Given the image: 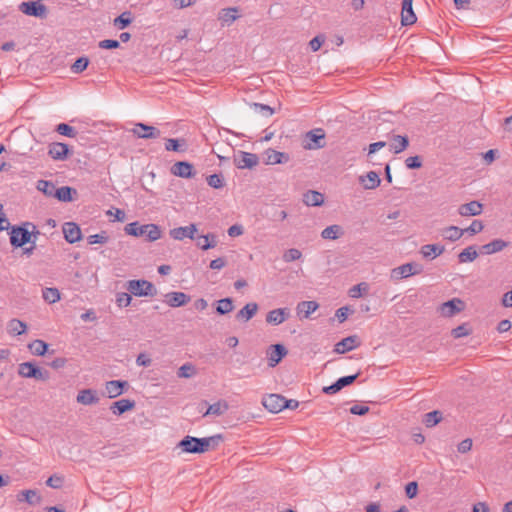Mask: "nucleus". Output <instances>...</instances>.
<instances>
[{
    "mask_svg": "<svg viewBox=\"0 0 512 512\" xmlns=\"http://www.w3.org/2000/svg\"><path fill=\"white\" fill-rule=\"evenodd\" d=\"M360 372H357L353 375L343 376L337 379L334 383L329 386H324L322 388V392L327 395H332L338 393L344 387H347L355 382V380L359 377Z\"/></svg>",
    "mask_w": 512,
    "mask_h": 512,
    "instance_id": "0eeeda50",
    "label": "nucleus"
},
{
    "mask_svg": "<svg viewBox=\"0 0 512 512\" xmlns=\"http://www.w3.org/2000/svg\"><path fill=\"white\" fill-rule=\"evenodd\" d=\"M478 257V252L475 246H468L458 254L459 263L472 262Z\"/></svg>",
    "mask_w": 512,
    "mask_h": 512,
    "instance_id": "58836bf2",
    "label": "nucleus"
},
{
    "mask_svg": "<svg viewBox=\"0 0 512 512\" xmlns=\"http://www.w3.org/2000/svg\"><path fill=\"white\" fill-rule=\"evenodd\" d=\"M48 154L54 160H65L69 154V147L65 143L55 142L49 145Z\"/></svg>",
    "mask_w": 512,
    "mask_h": 512,
    "instance_id": "a211bd4d",
    "label": "nucleus"
},
{
    "mask_svg": "<svg viewBox=\"0 0 512 512\" xmlns=\"http://www.w3.org/2000/svg\"><path fill=\"white\" fill-rule=\"evenodd\" d=\"M303 202L307 206H321L324 203V195L318 191L310 190L304 194Z\"/></svg>",
    "mask_w": 512,
    "mask_h": 512,
    "instance_id": "7c9ffc66",
    "label": "nucleus"
},
{
    "mask_svg": "<svg viewBox=\"0 0 512 512\" xmlns=\"http://www.w3.org/2000/svg\"><path fill=\"white\" fill-rule=\"evenodd\" d=\"M73 195H77L76 189L69 186H63L56 188L54 197L59 201L70 202L74 200Z\"/></svg>",
    "mask_w": 512,
    "mask_h": 512,
    "instance_id": "72a5a7b5",
    "label": "nucleus"
},
{
    "mask_svg": "<svg viewBox=\"0 0 512 512\" xmlns=\"http://www.w3.org/2000/svg\"><path fill=\"white\" fill-rule=\"evenodd\" d=\"M359 345L360 339L357 335L348 336L335 345L333 352H349L358 348Z\"/></svg>",
    "mask_w": 512,
    "mask_h": 512,
    "instance_id": "aec40b11",
    "label": "nucleus"
},
{
    "mask_svg": "<svg viewBox=\"0 0 512 512\" xmlns=\"http://www.w3.org/2000/svg\"><path fill=\"white\" fill-rule=\"evenodd\" d=\"M464 233L465 230L457 226H449L442 230V236L444 237V239L452 242L459 240Z\"/></svg>",
    "mask_w": 512,
    "mask_h": 512,
    "instance_id": "e433bc0d",
    "label": "nucleus"
},
{
    "mask_svg": "<svg viewBox=\"0 0 512 512\" xmlns=\"http://www.w3.org/2000/svg\"><path fill=\"white\" fill-rule=\"evenodd\" d=\"M28 347L32 352H48V344L42 340H34Z\"/></svg>",
    "mask_w": 512,
    "mask_h": 512,
    "instance_id": "13d9d810",
    "label": "nucleus"
},
{
    "mask_svg": "<svg viewBox=\"0 0 512 512\" xmlns=\"http://www.w3.org/2000/svg\"><path fill=\"white\" fill-rule=\"evenodd\" d=\"M343 234L342 227L340 225L334 224L326 227L321 232V237L323 239L335 240L339 238Z\"/></svg>",
    "mask_w": 512,
    "mask_h": 512,
    "instance_id": "4c0bfd02",
    "label": "nucleus"
},
{
    "mask_svg": "<svg viewBox=\"0 0 512 512\" xmlns=\"http://www.w3.org/2000/svg\"><path fill=\"white\" fill-rule=\"evenodd\" d=\"M131 293H119L117 295V298H116V302L118 304V306L120 307H127L128 305H130L131 303V300H132V297H131Z\"/></svg>",
    "mask_w": 512,
    "mask_h": 512,
    "instance_id": "052dcab7",
    "label": "nucleus"
},
{
    "mask_svg": "<svg viewBox=\"0 0 512 512\" xmlns=\"http://www.w3.org/2000/svg\"><path fill=\"white\" fill-rule=\"evenodd\" d=\"M325 146V132L323 129H313L306 133L304 148L309 150L320 149Z\"/></svg>",
    "mask_w": 512,
    "mask_h": 512,
    "instance_id": "423d86ee",
    "label": "nucleus"
},
{
    "mask_svg": "<svg viewBox=\"0 0 512 512\" xmlns=\"http://www.w3.org/2000/svg\"><path fill=\"white\" fill-rule=\"evenodd\" d=\"M442 420V412L439 410H434L429 413H426L424 416V424L426 427H434Z\"/></svg>",
    "mask_w": 512,
    "mask_h": 512,
    "instance_id": "37998d69",
    "label": "nucleus"
},
{
    "mask_svg": "<svg viewBox=\"0 0 512 512\" xmlns=\"http://www.w3.org/2000/svg\"><path fill=\"white\" fill-rule=\"evenodd\" d=\"M263 406L271 413H279L287 405L286 398L280 394H269L263 397Z\"/></svg>",
    "mask_w": 512,
    "mask_h": 512,
    "instance_id": "6e6552de",
    "label": "nucleus"
},
{
    "mask_svg": "<svg viewBox=\"0 0 512 512\" xmlns=\"http://www.w3.org/2000/svg\"><path fill=\"white\" fill-rule=\"evenodd\" d=\"M107 240H108V237L106 236L105 232L93 234L88 237L89 244H103V243H106Z\"/></svg>",
    "mask_w": 512,
    "mask_h": 512,
    "instance_id": "e2e57ef3",
    "label": "nucleus"
},
{
    "mask_svg": "<svg viewBox=\"0 0 512 512\" xmlns=\"http://www.w3.org/2000/svg\"><path fill=\"white\" fill-rule=\"evenodd\" d=\"M36 366L30 362H25L19 366V374L26 378H31L35 374Z\"/></svg>",
    "mask_w": 512,
    "mask_h": 512,
    "instance_id": "3c124183",
    "label": "nucleus"
},
{
    "mask_svg": "<svg viewBox=\"0 0 512 512\" xmlns=\"http://www.w3.org/2000/svg\"><path fill=\"white\" fill-rule=\"evenodd\" d=\"M18 8L25 15L41 19L46 18L48 14L47 7L39 1L22 2Z\"/></svg>",
    "mask_w": 512,
    "mask_h": 512,
    "instance_id": "39448f33",
    "label": "nucleus"
},
{
    "mask_svg": "<svg viewBox=\"0 0 512 512\" xmlns=\"http://www.w3.org/2000/svg\"><path fill=\"white\" fill-rule=\"evenodd\" d=\"M63 234L65 240L71 244L81 239L80 227L74 222H67L63 225Z\"/></svg>",
    "mask_w": 512,
    "mask_h": 512,
    "instance_id": "f3484780",
    "label": "nucleus"
},
{
    "mask_svg": "<svg viewBox=\"0 0 512 512\" xmlns=\"http://www.w3.org/2000/svg\"><path fill=\"white\" fill-rule=\"evenodd\" d=\"M239 18L238 8L229 7L222 9L218 14V19L222 25H230Z\"/></svg>",
    "mask_w": 512,
    "mask_h": 512,
    "instance_id": "a878e982",
    "label": "nucleus"
},
{
    "mask_svg": "<svg viewBox=\"0 0 512 512\" xmlns=\"http://www.w3.org/2000/svg\"><path fill=\"white\" fill-rule=\"evenodd\" d=\"M164 301L171 307H180L190 301V296L183 292H169L164 295Z\"/></svg>",
    "mask_w": 512,
    "mask_h": 512,
    "instance_id": "6ab92c4d",
    "label": "nucleus"
},
{
    "mask_svg": "<svg viewBox=\"0 0 512 512\" xmlns=\"http://www.w3.org/2000/svg\"><path fill=\"white\" fill-rule=\"evenodd\" d=\"M43 299L49 304L56 303L60 300V292L57 288H45L42 291Z\"/></svg>",
    "mask_w": 512,
    "mask_h": 512,
    "instance_id": "49530a36",
    "label": "nucleus"
},
{
    "mask_svg": "<svg viewBox=\"0 0 512 512\" xmlns=\"http://www.w3.org/2000/svg\"><path fill=\"white\" fill-rule=\"evenodd\" d=\"M406 167L409 169H419L422 167V161L419 156H410L405 160Z\"/></svg>",
    "mask_w": 512,
    "mask_h": 512,
    "instance_id": "680f3d73",
    "label": "nucleus"
},
{
    "mask_svg": "<svg viewBox=\"0 0 512 512\" xmlns=\"http://www.w3.org/2000/svg\"><path fill=\"white\" fill-rule=\"evenodd\" d=\"M409 145V139L407 136L393 135L391 137L390 149L395 153L399 154L407 149Z\"/></svg>",
    "mask_w": 512,
    "mask_h": 512,
    "instance_id": "cd10ccee",
    "label": "nucleus"
},
{
    "mask_svg": "<svg viewBox=\"0 0 512 512\" xmlns=\"http://www.w3.org/2000/svg\"><path fill=\"white\" fill-rule=\"evenodd\" d=\"M445 251L444 246L437 244H427L422 246L421 253L425 258H435Z\"/></svg>",
    "mask_w": 512,
    "mask_h": 512,
    "instance_id": "f704fd0d",
    "label": "nucleus"
},
{
    "mask_svg": "<svg viewBox=\"0 0 512 512\" xmlns=\"http://www.w3.org/2000/svg\"><path fill=\"white\" fill-rule=\"evenodd\" d=\"M101 49H116L120 47V42L113 39L101 40L98 44Z\"/></svg>",
    "mask_w": 512,
    "mask_h": 512,
    "instance_id": "69168bd1",
    "label": "nucleus"
},
{
    "mask_svg": "<svg viewBox=\"0 0 512 512\" xmlns=\"http://www.w3.org/2000/svg\"><path fill=\"white\" fill-rule=\"evenodd\" d=\"M195 240L196 245L202 250H208L216 247L217 245V236L213 233L197 236Z\"/></svg>",
    "mask_w": 512,
    "mask_h": 512,
    "instance_id": "c85d7f7f",
    "label": "nucleus"
},
{
    "mask_svg": "<svg viewBox=\"0 0 512 512\" xmlns=\"http://www.w3.org/2000/svg\"><path fill=\"white\" fill-rule=\"evenodd\" d=\"M18 501H26L31 505L39 504L41 497L38 495L36 490H23L17 495Z\"/></svg>",
    "mask_w": 512,
    "mask_h": 512,
    "instance_id": "c9c22d12",
    "label": "nucleus"
},
{
    "mask_svg": "<svg viewBox=\"0 0 512 512\" xmlns=\"http://www.w3.org/2000/svg\"><path fill=\"white\" fill-rule=\"evenodd\" d=\"M46 484L51 488L58 489L63 484V478L57 475H52L48 478Z\"/></svg>",
    "mask_w": 512,
    "mask_h": 512,
    "instance_id": "338daca9",
    "label": "nucleus"
},
{
    "mask_svg": "<svg viewBox=\"0 0 512 512\" xmlns=\"http://www.w3.org/2000/svg\"><path fill=\"white\" fill-rule=\"evenodd\" d=\"M129 387V383L127 381L122 380H112L108 381L105 384V391L109 398H116L122 395Z\"/></svg>",
    "mask_w": 512,
    "mask_h": 512,
    "instance_id": "ddd939ff",
    "label": "nucleus"
},
{
    "mask_svg": "<svg viewBox=\"0 0 512 512\" xmlns=\"http://www.w3.org/2000/svg\"><path fill=\"white\" fill-rule=\"evenodd\" d=\"M134 135H136L139 138H154L157 136L158 131L153 126H148L142 123L135 124L134 128L132 129Z\"/></svg>",
    "mask_w": 512,
    "mask_h": 512,
    "instance_id": "b1692460",
    "label": "nucleus"
},
{
    "mask_svg": "<svg viewBox=\"0 0 512 512\" xmlns=\"http://www.w3.org/2000/svg\"><path fill=\"white\" fill-rule=\"evenodd\" d=\"M258 305L256 303H248L236 314V319L240 321H249L257 312Z\"/></svg>",
    "mask_w": 512,
    "mask_h": 512,
    "instance_id": "2f4dec72",
    "label": "nucleus"
},
{
    "mask_svg": "<svg viewBox=\"0 0 512 512\" xmlns=\"http://www.w3.org/2000/svg\"><path fill=\"white\" fill-rule=\"evenodd\" d=\"M418 493V484L415 481L409 482L405 486V494L409 499L416 497Z\"/></svg>",
    "mask_w": 512,
    "mask_h": 512,
    "instance_id": "0e129e2a",
    "label": "nucleus"
},
{
    "mask_svg": "<svg viewBox=\"0 0 512 512\" xmlns=\"http://www.w3.org/2000/svg\"><path fill=\"white\" fill-rule=\"evenodd\" d=\"M89 64V59L87 57H79L71 66V69L74 73L83 72Z\"/></svg>",
    "mask_w": 512,
    "mask_h": 512,
    "instance_id": "864d4df0",
    "label": "nucleus"
},
{
    "mask_svg": "<svg viewBox=\"0 0 512 512\" xmlns=\"http://www.w3.org/2000/svg\"><path fill=\"white\" fill-rule=\"evenodd\" d=\"M222 441L223 436L221 434L204 438L187 435L178 442L177 448L184 453L203 454L207 451L216 449Z\"/></svg>",
    "mask_w": 512,
    "mask_h": 512,
    "instance_id": "f257e3e1",
    "label": "nucleus"
},
{
    "mask_svg": "<svg viewBox=\"0 0 512 512\" xmlns=\"http://www.w3.org/2000/svg\"><path fill=\"white\" fill-rule=\"evenodd\" d=\"M259 162L258 156L253 153L239 151L234 155V164L239 169H251Z\"/></svg>",
    "mask_w": 512,
    "mask_h": 512,
    "instance_id": "9b49d317",
    "label": "nucleus"
},
{
    "mask_svg": "<svg viewBox=\"0 0 512 512\" xmlns=\"http://www.w3.org/2000/svg\"><path fill=\"white\" fill-rule=\"evenodd\" d=\"M368 290L369 285L366 282H361L349 289V296L352 298H359L362 295L366 294Z\"/></svg>",
    "mask_w": 512,
    "mask_h": 512,
    "instance_id": "09e8293b",
    "label": "nucleus"
},
{
    "mask_svg": "<svg viewBox=\"0 0 512 512\" xmlns=\"http://www.w3.org/2000/svg\"><path fill=\"white\" fill-rule=\"evenodd\" d=\"M318 307L319 305L316 301H302L298 304L297 310L299 313H304L305 318H308Z\"/></svg>",
    "mask_w": 512,
    "mask_h": 512,
    "instance_id": "a19ab883",
    "label": "nucleus"
},
{
    "mask_svg": "<svg viewBox=\"0 0 512 512\" xmlns=\"http://www.w3.org/2000/svg\"><path fill=\"white\" fill-rule=\"evenodd\" d=\"M207 183L210 187L219 189L224 186V179L221 174H212L207 178Z\"/></svg>",
    "mask_w": 512,
    "mask_h": 512,
    "instance_id": "6e6d98bb",
    "label": "nucleus"
},
{
    "mask_svg": "<svg viewBox=\"0 0 512 512\" xmlns=\"http://www.w3.org/2000/svg\"><path fill=\"white\" fill-rule=\"evenodd\" d=\"M37 189L41 191L45 196H55L56 186L50 181L39 180L37 182Z\"/></svg>",
    "mask_w": 512,
    "mask_h": 512,
    "instance_id": "c03bdc74",
    "label": "nucleus"
},
{
    "mask_svg": "<svg viewBox=\"0 0 512 512\" xmlns=\"http://www.w3.org/2000/svg\"><path fill=\"white\" fill-rule=\"evenodd\" d=\"M228 409V404L225 401H218L212 405H209L203 416L215 415L220 416L224 414Z\"/></svg>",
    "mask_w": 512,
    "mask_h": 512,
    "instance_id": "ea45409f",
    "label": "nucleus"
},
{
    "mask_svg": "<svg viewBox=\"0 0 512 512\" xmlns=\"http://www.w3.org/2000/svg\"><path fill=\"white\" fill-rule=\"evenodd\" d=\"M471 333V329L468 324L464 323L462 325L457 326L456 328L452 329L451 335L454 338H461L464 336H468Z\"/></svg>",
    "mask_w": 512,
    "mask_h": 512,
    "instance_id": "5fc2aeb1",
    "label": "nucleus"
},
{
    "mask_svg": "<svg viewBox=\"0 0 512 512\" xmlns=\"http://www.w3.org/2000/svg\"><path fill=\"white\" fill-rule=\"evenodd\" d=\"M164 148L166 151L185 153L188 150V144L184 138H164Z\"/></svg>",
    "mask_w": 512,
    "mask_h": 512,
    "instance_id": "dca6fc26",
    "label": "nucleus"
},
{
    "mask_svg": "<svg viewBox=\"0 0 512 512\" xmlns=\"http://www.w3.org/2000/svg\"><path fill=\"white\" fill-rule=\"evenodd\" d=\"M233 301L231 298H224L217 302L216 312L220 315L227 314L233 310Z\"/></svg>",
    "mask_w": 512,
    "mask_h": 512,
    "instance_id": "de8ad7c7",
    "label": "nucleus"
},
{
    "mask_svg": "<svg viewBox=\"0 0 512 512\" xmlns=\"http://www.w3.org/2000/svg\"><path fill=\"white\" fill-rule=\"evenodd\" d=\"M412 3L413 0L402 1L401 23L403 26L412 25L417 20V17L413 11Z\"/></svg>",
    "mask_w": 512,
    "mask_h": 512,
    "instance_id": "2eb2a0df",
    "label": "nucleus"
},
{
    "mask_svg": "<svg viewBox=\"0 0 512 512\" xmlns=\"http://www.w3.org/2000/svg\"><path fill=\"white\" fill-rule=\"evenodd\" d=\"M56 131L59 134L70 138H74L77 134L76 130L66 123H60L59 125H57Z\"/></svg>",
    "mask_w": 512,
    "mask_h": 512,
    "instance_id": "603ef678",
    "label": "nucleus"
},
{
    "mask_svg": "<svg viewBox=\"0 0 512 512\" xmlns=\"http://www.w3.org/2000/svg\"><path fill=\"white\" fill-rule=\"evenodd\" d=\"M265 155H266V163L270 164V165L286 163L290 159V157L287 153L279 152L274 149L266 150Z\"/></svg>",
    "mask_w": 512,
    "mask_h": 512,
    "instance_id": "393cba45",
    "label": "nucleus"
},
{
    "mask_svg": "<svg viewBox=\"0 0 512 512\" xmlns=\"http://www.w3.org/2000/svg\"><path fill=\"white\" fill-rule=\"evenodd\" d=\"M124 230L128 235L143 237L149 242L160 238V228L155 224L139 225L138 222H132Z\"/></svg>",
    "mask_w": 512,
    "mask_h": 512,
    "instance_id": "7ed1b4c3",
    "label": "nucleus"
},
{
    "mask_svg": "<svg viewBox=\"0 0 512 512\" xmlns=\"http://www.w3.org/2000/svg\"><path fill=\"white\" fill-rule=\"evenodd\" d=\"M195 373V366L190 363H186L178 369L177 375L180 378H190L195 375Z\"/></svg>",
    "mask_w": 512,
    "mask_h": 512,
    "instance_id": "8fccbe9b",
    "label": "nucleus"
},
{
    "mask_svg": "<svg viewBox=\"0 0 512 512\" xmlns=\"http://www.w3.org/2000/svg\"><path fill=\"white\" fill-rule=\"evenodd\" d=\"M29 228L36 230V226L31 222H24L22 225H13L10 227V244L14 248L23 247L32 241V234Z\"/></svg>",
    "mask_w": 512,
    "mask_h": 512,
    "instance_id": "f03ea898",
    "label": "nucleus"
},
{
    "mask_svg": "<svg viewBox=\"0 0 512 512\" xmlns=\"http://www.w3.org/2000/svg\"><path fill=\"white\" fill-rule=\"evenodd\" d=\"M483 211V206L478 201H471L459 206L458 213L461 216H477Z\"/></svg>",
    "mask_w": 512,
    "mask_h": 512,
    "instance_id": "4be33fe9",
    "label": "nucleus"
},
{
    "mask_svg": "<svg viewBox=\"0 0 512 512\" xmlns=\"http://www.w3.org/2000/svg\"><path fill=\"white\" fill-rule=\"evenodd\" d=\"M465 309V302L460 298H453L440 305L439 311L444 317H452Z\"/></svg>",
    "mask_w": 512,
    "mask_h": 512,
    "instance_id": "9d476101",
    "label": "nucleus"
},
{
    "mask_svg": "<svg viewBox=\"0 0 512 512\" xmlns=\"http://www.w3.org/2000/svg\"><path fill=\"white\" fill-rule=\"evenodd\" d=\"M484 228V225L482 221L480 220H474L469 227H467L465 232H468L470 235H475L477 233H480Z\"/></svg>",
    "mask_w": 512,
    "mask_h": 512,
    "instance_id": "bf43d9fd",
    "label": "nucleus"
},
{
    "mask_svg": "<svg viewBox=\"0 0 512 512\" xmlns=\"http://www.w3.org/2000/svg\"><path fill=\"white\" fill-rule=\"evenodd\" d=\"M302 256V253L300 250L296 249V248H291V249H288L287 251H285V253L283 254V260L285 262H292V261H296V260H299Z\"/></svg>",
    "mask_w": 512,
    "mask_h": 512,
    "instance_id": "4d7b16f0",
    "label": "nucleus"
},
{
    "mask_svg": "<svg viewBox=\"0 0 512 512\" xmlns=\"http://www.w3.org/2000/svg\"><path fill=\"white\" fill-rule=\"evenodd\" d=\"M508 246V243L502 239H494L493 241L483 245L481 247V252L487 255L494 254L502 251L504 248Z\"/></svg>",
    "mask_w": 512,
    "mask_h": 512,
    "instance_id": "c756f323",
    "label": "nucleus"
},
{
    "mask_svg": "<svg viewBox=\"0 0 512 512\" xmlns=\"http://www.w3.org/2000/svg\"><path fill=\"white\" fill-rule=\"evenodd\" d=\"M76 401L82 405H93L99 402L97 391L93 389H83L77 394Z\"/></svg>",
    "mask_w": 512,
    "mask_h": 512,
    "instance_id": "412c9836",
    "label": "nucleus"
},
{
    "mask_svg": "<svg viewBox=\"0 0 512 512\" xmlns=\"http://www.w3.org/2000/svg\"><path fill=\"white\" fill-rule=\"evenodd\" d=\"M27 329V326L24 322L18 319H12L8 323V331L13 335H21Z\"/></svg>",
    "mask_w": 512,
    "mask_h": 512,
    "instance_id": "a18cd8bd",
    "label": "nucleus"
},
{
    "mask_svg": "<svg viewBox=\"0 0 512 512\" xmlns=\"http://www.w3.org/2000/svg\"><path fill=\"white\" fill-rule=\"evenodd\" d=\"M127 290L134 296H155L156 287L147 280H130L127 282Z\"/></svg>",
    "mask_w": 512,
    "mask_h": 512,
    "instance_id": "20e7f679",
    "label": "nucleus"
},
{
    "mask_svg": "<svg viewBox=\"0 0 512 512\" xmlns=\"http://www.w3.org/2000/svg\"><path fill=\"white\" fill-rule=\"evenodd\" d=\"M324 41H325V37L323 35H317L309 42V46L312 49V51L315 52L320 49V47L322 46Z\"/></svg>",
    "mask_w": 512,
    "mask_h": 512,
    "instance_id": "774afa93",
    "label": "nucleus"
},
{
    "mask_svg": "<svg viewBox=\"0 0 512 512\" xmlns=\"http://www.w3.org/2000/svg\"><path fill=\"white\" fill-rule=\"evenodd\" d=\"M422 272V266L417 263H406L399 267L392 269L391 278L392 279H402L407 278L409 276L419 274Z\"/></svg>",
    "mask_w": 512,
    "mask_h": 512,
    "instance_id": "1a4fd4ad",
    "label": "nucleus"
},
{
    "mask_svg": "<svg viewBox=\"0 0 512 512\" xmlns=\"http://www.w3.org/2000/svg\"><path fill=\"white\" fill-rule=\"evenodd\" d=\"M132 20V13L130 11H125L114 19L113 24L115 27L122 30L129 26L132 23Z\"/></svg>",
    "mask_w": 512,
    "mask_h": 512,
    "instance_id": "79ce46f5",
    "label": "nucleus"
},
{
    "mask_svg": "<svg viewBox=\"0 0 512 512\" xmlns=\"http://www.w3.org/2000/svg\"><path fill=\"white\" fill-rule=\"evenodd\" d=\"M286 317H287L286 309L278 308V309H274V310H271L270 312H268V314L266 316V321L269 324L279 325L286 320Z\"/></svg>",
    "mask_w": 512,
    "mask_h": 512,
    "instance_id": "473e14b6",
    "label": "nucleus"
},
{
    "mask_svg": "<svg viewBox=\"0 0 512 512\" xmlns=\"http://www.w3.org/2000/svg\"><path fill=\"white\" fill-rule=\"evenodd\" d=\"M170 172L172 175L180 178H192L195 176L194 166L187 162V161H178L174 163L171 168Z\"/></svg>",
    "mask_w": 512,
    "mask_h": 512,
    "instance_id": "f8f14e48",
    "label": "nucleus"
},
{
    "mask_svg": "<svg viewBox=\"0 0 512 512\" xmlns=\"http://www.w3.org/2000/svg\"><path fill=\"white\" fill-rule=\"evenodd\" d=\"M197 232V226L195 224H190L185 227L174 228L170 231V236L175 240H183L184 238H189L191 240H195V233Z\"/></svg>",
    "mask_w": 512,
    "mask_h": 512,
    "instance_id": "4468645a",
    "label": "nucleus"
},
{
    "mask_svg": "<svg viewBox=\"0 0 512 512\" xmlns=\"http://www.w3.org/2000/svg\"><path fill=\"white\" fill-rule=\"evenodd\" d=\"M359 182L363 185L365 189L370 190L377 188L380 185L381 180L378 173H376L375 171H370L366 175L360 176Z\"/></svg>",
    "mask_w": 512,
    "mask_h": 512,
    "instance_id": "bb28decb",
    "label": "nucleus"
},
{
    "mask_svg": "<svg viewBox=\"0 0 512 512\" xmlns=\"http://www.w3.org/2000/svg\"><path fill=\"white\" fill-rule=\"evenodd\" d=\"M135 407V401L130 399H120L113 402L110 406V411L114 415H121L127 411L132 410Z\"/></svg>",
    "mask_w": 512,
    "mask_h": 512,
    "instance_id": "5701e85b",
    "label": "nucleus"
}]
</instances>
